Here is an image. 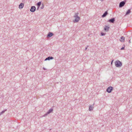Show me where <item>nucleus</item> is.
Segmentation results:
<instances>
[{
  "label": "nucleus",
  "instance_id": "1",
  "mask_svg": "<svg viewBox=\"0 0 132 132\" xmlns=\"http://www.w3.org/2000/svg\"><path fill=\"white\" fill-rule=\"evenodd\" d=\"M79 14V13L78 12L74 14L73 17L75 18V19L73 21L74 22H77L79 21L80 19V17L78 16Z\"/></svg>",
  "mask_w": 132,
  "mask_h": 132
},
{
  "label": "nucleus",
  "instance_id": "2",
  "mask_svg": "<svg viewBox=\"0 0 132 132\" xmlns=\"http://www.w3.org/2000/svg\"><path fill=\"white\" fill-rule=\"evenodd\" d=\"M115 66L117 67H120L122 65V62L119 60H117L115 62Z\"/></svg>",
  "mask_w": 132,
  "mask_h": 132
},
{
  "label": "nucleus",
  "instance_id": "3",
  "mask_svg": "<svg viewBox=\"0 0 132 132\" xmlns=\"http://www.w3.org/2000/svg\"><path fill=\"white\" fill-rule=\"evenodd\" d=\"M126 2V1L125 0L120 2L119 4V7H121L125 5Z\"/></svg>",
  "mask_w": 132,
  "mask_h": 132
},
{
  "label": "nucleus",
  "instance_id": "4",
  "mask_svg": "<svg viewBox=\"0 0 132 132\" xmlns=\"http://www.w3.org/2000/svg\"><path fill=\"white\" fill-rule=\"evenodd\" d=\"M113 89V87H109L106 89V91L109 93H111Z\"/></svg>",
  "mask_w": 132,
  "mask_h": 132
},
{
  "label": "nucleus",
  "instance_id": "5",
  "mask_svg": "<svg viewBox=\"0 0 132 132\" xmlns=\"http://www.w3.org/2000/svg\"><path fill=\"white\" fill-rule=\"evenodd\" d=\"M53 111V109L52 108H51L48 110V111L47 112V113H46L44 114V116L45 117L47 116L48 114H49L51 113Z\"/></svg>",
  "mask_w": 132,
  "mask_h": 132
},
{
  "label": "nucleus",
  "instance_id": "6",
  "mask_svg": "<svg viewBox=\"0 0 132 132\" xmlns=\"http://www.w3.org/2000/svg\"><path fill=\"white\" fill-rule=\"evenodd\" d=\"M36 8L34 6H32L30 10V11L32 12H34L36 10Z\"/></svg>",
  "mask_w": 132,
  "mask_h": 132
},
{
  "label": "nucleus",
  "instance_id": "7",
  "mask_svg": "<svg viewBox=\"0 0 132 132\" xmlns=\"http://www.w3.org/2000/svg\"><path fill=\"white\" fill-rule=\"evenodd\" d=\"M54 34L52 32H49L47 35V37H50L53 36Z\"/></svg>",
  "mask_w": 132,
  "mask_h": 132
},
{
  "label": "nucleus",
  "instance_id": "8",
  "mask_svg": "<svg viewBox=\"0 0 132 132\" xmlns=\"http://www.w3.org/2000/svg\"><path fill=\"white\" fill-rule=\"evenodd\" d=\"M115 21V18H112L111 19L109 20L108 21L111 23H114Z\"/></svg>",
  "mask_w": 132,
  "mask_h": 132
},
{
  "label": "nucleus",
  "instance_id": "9",
  "mask_svg": "<svg viewBox=\"0 0 132 132\" xmlns=\"http://www.w3.org/2000/svg\"><path fill=\"white\" fill-rule=\"evenodd\" d=\"M53 59L54 57L52 56H49L46 58L45 59V61H46L47 60H52Z\"/></svg>",
  "mask_w": 132,
  "mask_h": 132
},
{
  "label": "nucleus",
  "instance_id": "10",
  "mask_svg": "<svg viewBox=\"0 0 132 132\" xmlns=\"http://www.w3.org/2000/svg\"><path fill=\"white\" fill-rule=\"evenodd\" d=\"M24 6V4L23 3H21L19 5V8L20 9H22Z\"/></svg>",
  "mask_w": 132,
  "mask_h": 132
},
{
  "label": "nucleus",
  "instance_id": "11",
  "mask_svg": "<svg viewBox=\"0 0 132 132\" xmlns=\"http://www.w3.org/2000/svg\"><path fill=\"white\" fill-rule=\"evenodd\" d=\"M125 37L123 36H122L120 39V41L122 42H123L125 41Z\"/></svg>",
  "mask_w": 132,
  "mask_h": 132
},
{
  "label": "nucleus",
  "instance_id": "12",
  "mask_svg": "<svg viewBox=\"0 0 132 132\" xmlns=\"http://www.w3.org/2000/svg\"><path fill=\"white\" fill-rule=\"evenodd\" d=\"M108 13L107 11H105L104 13L102 15V17H104L106 16V15L108 14Z\"/></svg>",
  "mask_w": 132,
  "mask_h": 132
},
{
  "label": "nucleus",
  "instance_id": "13",
  "mask_svg": "<svg viewBox=\"0 0 132 132\" xmlns=\"http://www.w3.org/2000/svg\"><path fill=\"white\" fill-rule=\"evenodd\" d=\"M109 27L107 26H106L104 28V29L106 31H108L109 30Z\"/></svg>",
  "mask_w": 132,
  "mask_h": 132
},
{
  "label": "nucleus",
  "instance_id": "14",
  "mask_svg": "<svg viewBox=\"0 0 132 132\" xmlns=\"http://www.w3.org/2000/svg\"><path fill=\"white\" fill-rule=\"evenodd\" d=\"M130 12L131 11L130 9L128 10L127 11L126 13V15H127L128 14L130 13Z\"/></svg>",
  "mask_w": 132,
  "mask_h": 132
},
{
  "label": "nucleus",
  "instance_id": "15",
  "mask_svg": "<svg viewBox=\"0 0 132 132\" xmlns=\"http://www.w3.org/2000/svg\"><path fill=\"white\" fill-rule=\"evenodd\" d=\"M41 4V2H39L37 3V5L38 7H40Z\"/></svg>",
  "mask_w": 132,
  "mask_h": 132
},
{
  "label": "nucleus",
  "instance_id": "16",
  "mask_svg": "<svg viewBox=\"0 0 132 132\" xmlns=\"http://www.w3.org/2000/svg\"><path fill=\"white\" fill-rule=\"evenodd\" d=\"M93 108L91 105L89 106V110L90 111H91L92 110Z\"/></svg>",
  "mask_w": 132,
  "mask_h": 132
},
{
  "label": "nucleus",
  "instance_id": "17",
  "mask_svg": "<svg viewBox=\"0 0 132 132\" xmlns=\"http://www.w3.org/2000/svg\"><path fill=\"white\" fill-rule=\"evenodd\" d=\"M6 110H3L0 113V115H1L3 113L5 112V111H6Z\"/></svg>",
  "mask_w": 132,
  "mask_h": 132
},
{
  "label": "nucleus",
  "instance_id": "18",
  "mask_svg": "<svg viewBox=\"0 0 132 132\" xmlns=\"http://www.w3.org/2000/svg\"><path fill=\"white\" fill-rule=\"evenodd\" d=\"M44 7V4L43 3L42 4V5H41V7H40V9H43Z\"/></svg>",
  "mask_w": 132,
  "mask_h": 132
},
{
  "label": "nucleus",
  "instance_id": "19",
  "mask_svg": "<svg viewBox=\"0 0 132 132\" xmlns=\"http://www.w3.org/2000/svg\"><path fill=\"white\" fill-rule=\"evenodd\" d=\"M101 35L102 36H103L105 35V34L103 32H102L101 33Z\"/></svg>",
  "mask_w": 132,
  "mask_h": 132
},
{
  "label": "nucleus",
  "instance_id": "20",
  "mask_svg": "<svg viewBox=\"0 0 132 132\" xmlns=\"http://www.w3.org/2000/svg\"><path fill=\"white\" fill-rule=\"evenodd\" d=\"M124 47H122L121 48V50H123L124 49Z\"/></svg>",
  "mask_w": 132,
  "mask_h": 132
},
{
  "label": "nucleus",
  "instance_id": "21",
  "mask_svg": "<svg viewBox=\"0 0 132 132\" xmlns=\"http://www.w3.org/2000/svg\"><path fill=\"white\" fill-rule=\"evenodd\" d=\"M40 7H37V10H38V9H39V8Z\"/></svg>",
  "mask_w": 132,
  "mask_h": 132
},
{
  "label": "nucleus",
  "instance_id": "22",
  "mask_svg": "<svg viewBox=\"0 0 132 132\" xmlns=\"http://www.w3.org/2000/svg\"><path fill=\"white\" fill-rule=\"evenodd\" d=\"M131 41H130V40H129V43H131Z\"/></svg>",
  "mask_w": 132,
  "mask_h": 132
},
{
  "label": "nucleus",
  "instance_id": "23",
  "mask_svg": "<svg viewBox=\"0 0 132 132\" xmlns=\"http://www.w3.org/2000/svg\"><path fill=\"white\" fill-rule=\"evenodd\" d=\"M113 60H112V61L111 62V64H112V62H113Z\"/></svg>",
  "mask_w": 132,
  "mask_h": 132
},
{
  "label": "nucleus",
  "instance_id": "24",
  "mask_svg": "<svg viewBox=\"0 0 132 132\" xmlns=\"http://www.w3.org/2000/svg\"><path fill=\"white\" fill-rule=\"evenodd\" d=\"M87 47H86L85 48V50H87Z\"/></svg>",
  "mask_w": 132,
  "mask_h": 132
},
{
  "label": "nucleus",
  "instance_id": "25",
  "mask_svg": "<svg viewBox=\"0 0 132 132\" xmlns=\"http://www.w3.org/2000/svg\"><path fill=\"white\" fill-rule=\"evenodd\" d=\"M43 69L44 70L46 69L45 68H43Z\"/></svg>",
  "mask_w": 132,
  "mask_h": 132
},
{
  "label": "nucleus",
  "instance_id": "26",
  "mask_svg": "<svg viewBox=\"0 0 132 132\" xmlns=\"http://www.w3.org/2000/svg\"><path fill=\"white\" fill-rule=\"evenodd\" d=\"M94 104H94H93V105Z\"/></svg>",
  "mask_w": 132,
  "mask_h": 132
}]
</instances>
